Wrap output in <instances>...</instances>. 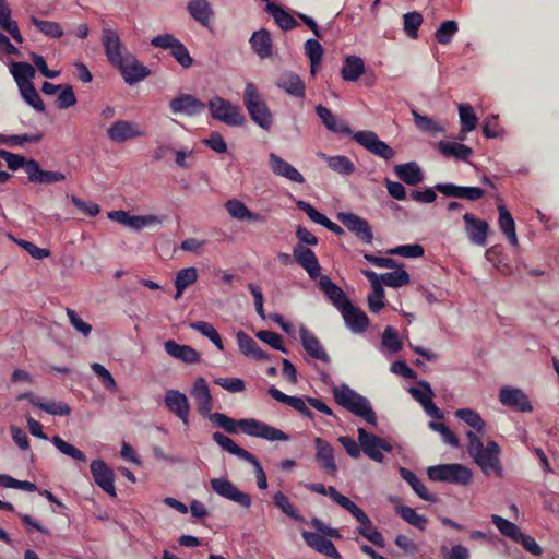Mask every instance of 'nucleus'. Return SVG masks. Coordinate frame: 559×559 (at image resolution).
Here are the masks:
<instances>
[{"label":"nucleus","instance_id":"f257e3e1","mask_svg":"<svg viewBox=\"0 0 559 559\" xmlns=\"http://www.w3.org/2000/svg\"><path fill=\"white\" fill-rule=\"evenodd\" d=\"M209 419L228 433H237L239 430H241L248 436L262 438L267 441L289 440V436L284 431L254 418H243L236 420L223 413L216 412L210 414Z\"/></svg>","mask_w":559,"mask_h":559},{"label":"nucleus","instance_id":"f03ea898","mask_svg":"<svg viewBox=\"0 0 559 559\" xmlns=\"http://www.w3.org/2000/svg\"><path fill=\"white\" fill-rule=\"evenodd\" d=\"M466 438L468 440L467 453L483 473L487 476L493 474L497 477H502L503 468L500 462L501 449L499 444L491 440L484 445L481 439L472 430L466 431Z\"/></svg>","mask_w":559,"mask_h":559},{"label":"nucleus","instance_id":"7ed1b4c3","mask_svg":"<svg viewBox=\"0 0 559 559\" xmlns=\"http://www.w3.org/2000/svg\"><path fill=\"white\" fill-rule=\"evenodd\" d=\"M334 401L353 415L362 418L371 426L377 425V415L370 401L349 388L347 384H341L332 389Z\"/></svg>","mask_w":559,"mask_h":559},{"label":"nucleus","instance_id":"20e7f679","mask_svg":"<svg viewBox=\"0 0 559 559\" xmlns=\"http://www.w3.org/2000/svg\"><path fill=\"white\" fill-rule=\"evenodd\" d=\"M243 104L251 120L263 130H270L273 124L272 112L263 95L253 83H247L243 92Z\"/></svg>","mask_w":559,"mask_h":559},{"label":"nucleus","instance_id":"39448f33","mask_svg":"<svg viewBox=\"0 0 559 559\" xmlns=\"http://www.w3.org/2000/svg\"><path fill=\"white\" fill-rule=\"evenodd\" d=\"M207 108L214 120L223 122L226 126L241 127L246 121L240 107L221 96L212 97L207 103Z\"/></svg>","mask_w":559,"mask_h":559},{"label":"nucleus","instance_id":"423d86ee","mask_svg":"<svg viewBox=\"0 0 559 559\" xmlns=\"http://www.w3.org/2000/svg\"><path fill=\"white\" fill-rule=\"evenodd\" d=\"M427 475L432 481H444L454 485H468L472 480V471L461 464H439L430 466Z\"/></svg>","mask_w":559,"mask_h":559},{"label":"nucleus","instance_id":"0eeeda50","mask_svg":"<svg viewBox=\"0 0 559 559\" xmlns=\"http://www.w3.org/2000/svg\"><path fill=\"white\" fill-rule=\"evenodd\" d=\"M151 45L155 48L169 49L171 57L185 69L192 67L194 62L188 48L173 34L157 35L152 38Z\"/></svg>","mask_w":559,"mask_h":559},{"label":"nucleus","instance_id":"6e6552de","mask_svg":"<svg viewBox=\"0 0 559 559\" xmlns=\"http://www.w3.org/2000/svg\"><path fill=\"white\" fill-rule=\"evenodd\" d=\"M353 139L369 153L390 160L395 156V151L385 142L379 139L373 131H358L353 134Z\"/></svg>","mask_w":559,"mask_h":559},{"label":"nucleus","instance_id":"1a4fd4ad","mask_svg":"<svg viewBox=\"0 0 559 559\" xmlns=\"http://www.w3.org/2000/svg\"><path fill=\"white\" fill-rule=\"evenodd\" d=\"M357 432L361 450L371 460L381 463L384 459L381 451H392V445L385 439L370 433L364 428H358Z\"/></svg>","mask_w":559,"mask_h":559},{"label":"nucleus","instance_id":"9d476101","mask_svg":"<svg viewBox=\"0 0 559 559\" xmlns=\"http://www.w3.org/2000/svg\"><path fill=\"white\" fill-rule=\"evenodd\" d=\"M211 488L215 493L218 496L228 499L240 507L249 509L252 504L251 496L247 492H243L237 488L235 484H233L230 480L219 477V478H212L211 481Z\"/></svg>","mask_w":559,"mask_h":559},{"label":"nucleus","instance_id":"9b49d317","mask_svg":"<svg viewBox=\"0 0 559 559\" xmlns=\"http://www.w3.org/2000/svg\"><path fill=\"white\" fill-rule=\"evenodd\" d=\"M115 68L119 70L124 82L129 85L139 83L151 75V70L131 52L124 56Z\"/></svg>","mask_w":559,"mask_h":559},{"label":"nucleus","instance_id":"f8f14e48","mask_svg":"<svg viewBox=\"0 0 559 559\" xmlns=\"http://www.w3.org/2000/svg\"><path fill=\"white\" fill-rule=\"evenodd\" d=\"M102 44L108 62L116 67L127 56L129 50L123 46L118 33L111 28H104Z\"/></svg>","mask_w":559,"mask_h":559},{"label":"nucleus","instance_id":"ddd939ff","mask_svg":"<svg viewBox=\"0 0 559 559\" xmlns=\"http://www.w3.org/2000/svg\"><path fill=\"white\" fill-rule=\"evenodd\" d=\"M90 469L95 484L109 497L116 498L115 473L108 464L102 460H94L90 465Z\"/></svg>","mask_w":559,"mask_h":559},{"label":"nucleus","instance_id":"4468645a","mask_svg":"<svg viewBox=\"0 0 559 559\" xmlns=\"http://www.w3.org/2000/svg\"><path fill=\"white\" fill-rule=\"evenodd\" d=\"M205 104L192 94H180L169 103V109L174 115H186L194 117L205 110Z\"/></svg>","mask_w":559,"mask_h":559},{"label":"nucleus","instance_id":"2eb2a0df","mask_svg":"<svg viewBox=\"0 0 559 559\" xmlns=\"http://www.w3.org/2000/svg\"><path fill=\"white\" fill-rule=\"evenodd\" d=\"M338 219L343 225L365 243H371L373 234L369 223L360 216L353 213H340Z\"/></svg>","mask_w":559,"mask_h":559},{"label":"nucleus","instance_id":"dca6fc26","mask_svg":"<svg viewBox=\"0 0 559 559\" xmlns=\"http://www.w3.org/2000/svg\"><path fill=\"white\" fill-rule=\"evenodd\" d=\"M499 401L503 406L511 407L516 412H531L533 406L527 395L516 388L502 386L499 392Z\"/></svg>","mask_w":559,"mask_h":559},{"label":"nucleus","instance_id":"f3484780","mask_svg":"<svg viewBox=\"0 0 559 559\" xmlns=\"http://www.w3.org/2000/svg\"><path fill=\"white\" fill-rule=\"evenodd\" d=\"M145 133L139 124L130 120H117L107 130L112 142L123 143L128 140L143 136Z\"/></svg>","mask_w":559,"mask_h":559},{"label":"nucleus","instance_id":"a211bd4d","mask_svg":"<svg viewBox=\"0 0 559 559\" xmlns=\"http://www.w3.org/2000/svg\"><path fill=\"white\" fill-rule=\"evenodd\" d=\"M463 219L469 241L477 246L485 247L487 243L489 224L486 221L477 218L472 213H465Z\"/></svg>","mask_w":559,"mask_h":559},{"label":"nucleus","instance_id":"6ab92c4d","mask_svg":"<svg viewBox=\"0 0 559 559\" xmlns=\"http://www.w3.org/2000/svg\"><path fill=\"white\" fill-rule=\"evenodd\" d=\"M165 406L175 414L185 425H188L190 404L187 396L178 390H168L165 393Z\"/></svg>","mask_w":559,"mask_h":559},{"label":"nucleus","instance_id":"aec40b11","mask_svg":"<svg viewBox=\"0 0 559 559\" xmlns=\"http://www.w3.org/2000/svg\"><path fill=\"white\" fill-rule=\"evenodd\" d=\"M190 394L197 403L199 413L202 416H210L213 408V399L209 384L204 378L199 377L195 379Z\"/></svg>","mask_w":559,"mask_h":559},{"label":"nucleus","instance_id":"412c9836","mask_svg":"<svg viewBox=\"0 0 559 559\" xmlns=\"http://www.w3.org/2000/svg\"><path fill=\"white\" fill-rule=\"evenodd\" d=\"M346 326L356 334L367 331L370 322L368 316L358 307L349 302L341 311Z\"/></svg>","mask_w":559,"mask_h":559},{"label":"nucleus","instance_id":"4be33fe9","mask_svg":"<svg viewBox=\"0 0 559 559\" xmlns=\"http://www.w3.org/2000/svg\"><path fill=\"white\" fill-rule=\"evenodd\" d=\"M295 261L308 273L310 278H317L320 275L321 266L316 253L302 246L297 245L293 249Z\"/></svg>","mask_w":559,"mask_h":559},{"label":"nucleus","instance_id":"5701e85b","mask_svg":"<svg viewBox=\"0 0 559 559\" xmlns=\"http://www.w3.org/2000/svg\"><path fill=\"white\" fill-rule=\"evenodd\" d=\"M362 274L370 281L371 284V294H369L367 298L369 310L371 312L378 313L385 306V293L382 287V283L380 282L377 273L373 271L365 270L362 271Z\"/></svg>","mask_w":559,"mask_h":559},{"label":"nucleus","instance_id":"b1692460","mask_svg":"<svg viewBox=\"0 0 559 559\" xmlns=\"http://www.w3.org/2000/svg\"><path fill=\"white\" fill-rule=\"evenodd\" d=\"M316 447V460L320 464V466L328 473L329 475H334L337 471V466L334 459V449L333 447L324 439L317 437L314 439Z\"/></svg>","mask_w":559,"mask_h":559},{"label":"nucleus","instance_id":"393cba45","mask_svg":"<svg viewBox=\"0 0 559 559\" xmlns=\"http://www.w3.org/2000/svg\"><path fill=\"white\" fill-rule=\"evenodd\" d=\"M27 176L31 182L38 185H50L66 180V175L63 173L44 170L39 163L33 158L29 159Z\"/></svg>","mask_w":559,"mask_h":559},{"label":"nucleus","instance_id":"a878e982","mask_svg":"<svg viewBox=\"0 0 559 559\" xmlns=\"http://www.w3.org/2000/svg\"><path fill=\"white\" fill-rule=\"evenodd\" d=\"M299 336L302 347L309 356L323 362L330 361L329 354L313 333L309 332L305 326H301L299 330Z\"/></svg>","mask_w":559,"mask_h":559},{"label":"nucleus","instance_id":"bb28decb","mask_svg":"<svg viewBox=\"0 0 559 559\" xmlns=\"http://www.w3.org/2000/svg\"><path fill=\"white\" fill-rule=\"evenodd\" d=\"M318 284L320 289L324 292L328 299L340 311L350 302L344 290L334 284L329 276L321 275Z\"/></svg>","mask_w":559,"mask_h":559},{"label":"nucleus","instance_id":"cd10ccee","mask_svg":"<svg viewBox=\"0 0 559 559\" xmlns=\"http://www.w3.org/2000/svg\"><path fill=\"white\" fill-rule=\"evenodd\" d=\"M301 535H302V538L305 539L306 544L309 547L325 555L326 557H330L333 559L341 558V554L335 548L334 544L330 539L325 538L324 536H322L318 533L308 532V531H304L301 533Z\"/></svg>","mask_w":559,"mask_h":559},{"label":"nucleus","instance_id":"c85d7f7f","mask_svg":"<svg viewBox=\"0 0 559 559\" xmlns=\"http://www.w3.org/2000/svg\"><path fill=\"white\" fill-rule=\"evenodd\" d=\"M316 114L329 131L345 135L354 134L353 130L345 121L338 119L329 108L324 107L323 105H318L316 107Z\"/></svg>","mask_w":559,"mask_h":559},{"label":"nucleus","instance_id":"c756f323","mask_svg":"<svg viewBox=\"0 0 559 559\" xmlns=\"http://www.w3.org/2000/svg\"><path fill=\"white\" fill-rule=\"evenodd\" d=\"M249 44L254 53L261 59H267L273 53V41L271 33L266 28L253 32Z\"/></svg>","mask_w":559,"mask_h":559},{"label":"nucleus","instance_id":"7c9ffc66","mask_svg":"<svg viewBox=\"0 0 559 559\" xmlns=\"http://www.w3.org/2000/svg\"><path fill=\"white\" fill-rule=\"evenodd\" d=\"M165 352L186 364H197L201 360V355L193 347L189 345H181L176 343L173 340L166 341L164 343Z\"/></svg>","mask_w":559,"mask_h":559},{"label":"nucleus","instance_id":"2f4dec72","mask_svg":"<svg viewBox=\"0 0 559 559\" xmlns=\"http://www.w3.org/2000/svg\"><path fill=\"white\" fill-rule=\"evenodd\" d=\"M270 167L272 171L277 175L289 179L293 182L304 183V176L288 162L284 160L282 157L276 155L275 153L270 154Z\"/></svg>","mask_w":559,"mask_h":559},{"label":"nucleus","instance_id":"473e14b6","mask_svg":"<svg viewBox=\"0 0 559 559\" xmlns=\"http://www.w3.org/2000/svg\"><path fill=\"white\" fill-rule=\"evenodd\" d=\"M296 206L298 210L305 212L312 222L324 226L326 229L334 233L335 235L340 236L344 234V229L340 225L332 222L324 214L317 211L310 203L304 200H299L296 202Z\"/></svg>","mask_w":559,"mask_h":559},{"label":"nucleus","instance_id":"72a5a7b5","mask_svg":"<svg viewBox=\"0 0 559 559\" xmlns=\"http://www.w3.org/2000/svg\"><path fill=\"white\" fill-rule=\"evenodd\" d=\"M187 11L194 21L204 27H209L214 17V11L207 0H190L187 3Z\"/></svg>","mask_w":559,"mask_h":559},{"label":"nucleus","instance_id":"f704fd0d","mask_svg":"<svg viewBox=\"0 0 559 559\" xmlns=\"http://www.w3.org/2000/svg\"><path fill=\"white\" fill-rule=\"evenodd\" d=\"M276 85L294 97H305V83L295 72H283L277 79Z\"/></svg>","mask_w":559,"mask_h":559},{"label":"nucleus","instance_id":"c9c22d12","mask_svg":"<svg viewBox=\"0 0 559 559\" xmlns=\"http://www.w3.org/2000/svg\"><path fill=\"white\" fill-rule=\"evenodd\" d=\"M394 173L400 180L408 186H417L424 180V174L415 162L395 165Z\"/></svg>","mask_w":559,"mask_h":559},{"label":"nucleus","instance_id":"e433bc0d","mask_svg":"<svg viewBox=\"0 0 559 559\" xmlns=\"http://www.w3.org/2000/svg\"><path fill=\"white\" fill-rule=\"evenodd\" d=\"M226 211L228 214L238 221H249V222H263L264 217L259 214L251 212L246 204L237 199L228 200L225 203Z\"/></svg>","mask_w":559,"mask_h":559},{"label":"nucleus","instance_id":"4c0bfd02","mask_svg":"<svg viewBox=\"0 0 559 559\" xmlns=\"http://www.w3.org/2000/svg\"><path fill=\"white\" fill-rule=\"evenodd\" d=\"M236 337L239 345V349L243 355L250 356L255 360H263L269 358L267 353L260 348L258 343L246 332H237Z\"/></svg>","mask_w":559,"mask_h":559},{"label":"nucleus","instance_id":"58836bf2","mask_svg":"<svg viewBox=\"0 0 559 559\" xmlns=\"http://www.w3.org/2000/svg\"><path fill=\"white\" fill-rule=\"evenodd\" d=\"M265 11L283 31H290L298 26L296 19L277 3L269 2L265 7Z\"/></svg>","mask_w":559,"mask_h":559},{"label":"nucleus","instance_id":"ea45409f","mask_svg":"<svg viewBox=\"0 0 559 559\" xmlns=\"http://www.w3.org/2000/svg\"><path fill=\"white\" fill-rule=\"evenodd\" d=\"M212 438L223 450L237 456L238 459L243 460L246 462L249 459L253 460V454L251 452L235 443V441L231 438L225 436L224 433L216 431L213 433Z\"/></svg>","mask_w":559,"mask_h":559},{"label":"nucleus","instance_id":"a19ab883","mask_svg":"<svg viewBox=\"0 0 559 559\" xmlns=\"http://www.w3.org/2000/svg\"><path fill=\"white\" fill-rule=\"evenodd\" d=\"M212 438L223 450L237 456L238 459L243 460L246 462L249 459L253 460V454L251 452L235 443V441L231 438L225 436L224 433L216 431L213 433Z\"/></svg>","mask_w":559,"mask_h":559},{"label":"nucleus","instance_id":"79ce46f5","mask_svg":"<svg viewBox=\"0 0 559 559\" xmlns=\"http://www.w3.org/2000/svg\"><path fill=\"white\" fill-rule=\"evenodd\" d=\"M399 473L402 479H404L412 487V489L418 495L419 498L428 502L437 501V497L428 492L426 486L412 471L405 467H400Z\"/></svg>","mask_w":559,"mask_h":559},{"label":"nucleus","instance_id":"37998d69","mask_svg":"<svg viewBox=\"0 0 559 559\" xmlns=\"http://www.w3.org/2000/svg\"><path fill=\"white\" fill-rule=\"evenodd\" d=\"M499 212V227L501 231L504 234L506 238L512 246L518 245V237L515 233V222L508 211V209L503 204L498 205Z\"/></svg>","mask_w":559,"mask_h":559},{"label":"nucleus","instance_id":"c03bdc74","mask_svg":"<svg viewBox=\"0 0 559 559\" xmlns=\"http://www.w3.org/2000/svg\"><path fill=\"white\" fill-rule=\"evenodd\" d=\"M365 72V64L361 58L349 56L345 59L341 70V75L344 81L356 82Z\"/></svg>","mask_w":559,"mask_h":559},{"label":"nucleus","instance_id":"a18cd8bd","mask_svg":"<svg viewBox=\"0 0 559 559\" xmlns=\"http://www.w3.org/2000/svg\"><path fill=\"white\" fill-rule=\"evenodd\" d=\"M438 148L442 155L447 157L453 156L460 160H467L473 154L471 147L457 142L440 141Z\"/></svg>","mask_w":559,"mask_h":559},{"label":"nucleus","instance_id":"49530a36","mask_svg":"<svg viewBox=\"0 0 559 559\" xmlns=\"http://www.w3.org/2000/svg\"><path fill=\"white\" fill-rule=\"evenodd\" d=\"M455 417L464 421L468 427L474 429L477 433L483 435L486 429V423L477 413L472 408H460L454 413Z\"/></svg>","mask_w":559,"mask_h":559},{"label":"nucleus","instance_id":"de8ad7c7","mask_svg":"<svg viewBox=\"0 0 559 559\" xmlns=\"http://www.w3.org/2000/svg\"><path fill=\"white\" fill-rule=\"evenodd\" d=\"M319 156L326 160L330 169L340 175H350L355 171V165L347 156H328L324 153H319Z\"/></svg>","mask_w":559,"mask_h":559},{"label":"nucleus","instance_id":"09e8293b","mask_svg":"<svg viewBox=\"0 0 559 559\" xmlns=\"http://www.w3.org/2000/svg\"><path fill=\"white\" fill-rule=\"evenodd\" d=\"M198 280V271L195 267H185L180 270L175 280L176 295L175 299H179L183 294L185 289Z\"/></svg>","mask_w":559,"mask_h":559},{"label":"nucleus","instance_id":"8fccbe9b","mask_svg":"<svg viewBox=\"0 0 559 559\" xmlns=\"http://www.w3.org/2000/svg\"><path fill=\"white\" fill-rule=\"evenodd\" d=\"M395 511L409 525H413L420 531L426 530L428 519L425 515L418 514L412 507L396 506Z\"/></svg>","mask_w":559,"mask_h":559},{"label":"nucleus","instance_id":"3c124183","mask_svg":"<svg viewBox=\"0 0 559 559\" xmlns=\"http://www.w3.org/2000/svg\"><path fill=\"white\" fill-rule=\"evenodd\" d=\"M273 503L275 504L276 508H278L284 514H286L290 519L299 523H306L305 518L297 512L296 508L293 506L289 498L284 492H275L273 495Z\"/></svg>","mask_w":559,"mask_h":559},{"label":"nucleus","instance_id":"603ef678","mask_svg":"<svg viewBox=\"0 0 559 559\" xmlns=\"http://www.w3.org/2000/svg\"><path fill=\"white\" fill-rule=\"evenodd\" d=\"M32 404L46 413L55 416H68L71 414V407L64 402L43 401L41 399H32Z\"/></svg>","mask_w":559,"mask_h":559},{"label":"nucleus","instance_id":"864d4df0","mask_svg":"<svg viewBox=\"0 0 559 559\" xmlns=\"http://www.w3.org/2000/svg\"><path fill=\"white\" fill-rule=\"evenodd\" d=\"M305 55L310 60V72L312 75L317 72V67L321 63L323 57V47L318 39H308L305 43Z\"/></svg>","mask_w":559,"mask_h":559},{"label":"nucleus","instance_id":"5fc2aeb1","mask_svg":"<svg viewBox=\"0 0 559 559\" xmlns=\"http://www.w3.org/2000/svg\"><path fill=\"white\" fill-rule=\"evenodd\" d=\"M10 72L13 75L17 86L32 83L31 79L35 76V69L27 62H12Z\"/></svg>","mask_w":559,"mask_h":559},{"label":"nucleus","instance_id":"6e6d98bb","mask_svg":"<svg viewBox=\"0 0 559 559\" xmlns=\"http://www.w3.org/2000/svg\"><path fill=\"white\" fill-rule=\"evenodd\" d=\"M491 522L503 536L509 537L513 542H516L519 537H521L522 531L515 523L497 514L491 515Z\"/></svg>","mask_w":559,"mask_h":559},{"label":"nucleus","instance_id":"4d7b16f0","mask_svg":"<svg viewBox=\"0 0 559 559\" xmlns=\"http://www.w3.org/2000/svg\"><path fill=\"white\" fill-rule=\"evenodd\" d=\"M269 394L277 402L284 403V404L293 407L294 409H296L299 413H301L308 404L306 396L305 397L290 396V395L283 393L275 386H271L269 389Z\"/></svg>","mask_w":559,"mask_h":559},{"label":"nucleus","instance_id":"13d9d810","mask_svg":"<svg viewBox=\"0 0 559 559\" xmlns=\"http://www.w3.org/2000/svg\"><path fill=\"white\" fill-rule=\"evenodd\" d=\"M23 99L38 112L45 111V104L40 98L37 90L33 83H26L25 85L20 84L19 87Z\"/></svg>","mask_w":559,"mask_h":559},{"label":"nucleus","instance_id":"bf43d9fd","mask_svg":"<svg viewBox=\"0 0 559 559\" xmlns=\"http://www.w3.org/2000/svg\"><path fill=\"white\" fill-rule=\"evenodd\" d=\"M379 278L380 282H382L385 286L392 288L403 287L411 282L409 274L403 269H397L392 272L384 273Z\"/></svg>","mask_w":559,"mask_h":559},{"label":"nucleus","instance_id":"052dcab7","mask_svg":"<svg viewBox=\"0 0 559 559\" xmlns=\"http://www.w3.org/2000/svg\"><path fill=\"white\" fill-rule=\"evenodd\" d=\"M412 116L416 127L420 131L431 134L444 133V128L441 127L438 122H436L432 118L420 115L415 109L412 110Z\"/></svg>","mask_w":559,"mask_h":559},{"label":"nucleus","instance_id":"680f3d73","mask_svg":"<svg viewBox=\"0 0 559 559\" xmlns=\"http://www.w3.org/2000/svg\"><path fill=\"white\" fill-rule=\"evenodd\" d=\"M459 31V25L453 20L444 21L435 32L436 40L441 45H449Z\"/></svg>","mask_w":559,"mask_h":559},{"label":"nucleus","instance_id":"e2e57ef3","mask_svg":"<svg viewBox=\"0 0 559 559\" xmlns=\"http://www.w3.org/2000/svg\"><path fill=\"white\" fill-rule=\"evenodd\" d=\"M31 23L44 35L50 38H60L63 35V31L59 23L53 21L39 20L36 16H31Z\"/></svg>","mask_w":559,"mask_h":559},{"label":"nucleus","instance_id":"0e129e2a","mask_svg":"<svg viewBox=\"0 0 559 559\" xmlns=\"http://www.w3.org/2000/svg\"><path fill=\"white\" fill-rule=\"evenodd\" d=\"M459 115L462 124V133L471 132L476 128L478 119L474 114L473 107L469 104H460Z\"/></svg>","mask_w":559,"mask_h":559},{"label":"nucleus","instance_id":"69168bd1","mask_svg":"<svg viewBox=\"0 0 559 559\" xmlns=\"http://www.w3.org/2000/svg\"><path fill=\"white\" fill-rule=\"evenodd\" d=\"M52 444L64 455L70 456L71 459L79 462H86V455L80 449L74 445L68 443L59 436H53L51 438Z\"/></svg>","mask_w":559,"mask_h":559},{"label":"nucleus","instance_id":"338daca9","mask_svg":"<svg viewBox=\"0 0 559 559\" xmlns=\"http://www.w3.org/2000/svg\"><path fill=\"white\" fill-rule=\"evenodd\" d=\"M423 23V15L417 12H407L403 15V29L413 39L418 37V29Z\"/></svg>","mask_w":559,"mask_h":559},{"label":"nucleus","instance_id":"774afa93","mask_svg":"<svg viewBox=\"0 0 559 559\" xmlns=\"http://www.w3.org/2000/svg\"><path fill=\"white\" fill-rule=\"evenodd\" d=\"M0 158L7 162V166L10 170L16 171L20 168H24L25 173L27 174L29 159L25 158L24 156L0 148Z\"/></svg>","mask_w":559,"mask_h":559}]
</instances>
